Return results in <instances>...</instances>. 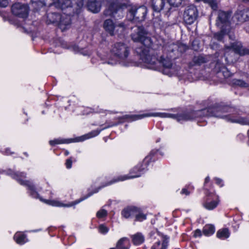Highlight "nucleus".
Wrapping results in <instances>:
<instances>
[{"label": "nucleus", "instance_id": "nucleus-1", "mask_svg": "<svg viewBox=\"0 0 249 249\" xmlns=\"http://www.w3.org/2000/svg\"><path fill=\"white\" fill-rule=\"evenodd\" d=\"M132 39L135 42L142 43L140 47L136 49V53L145 68L155 70L161 71L164 74L171 76L176 73L177 68L172 62V59L176 58L178 47L174 43H168L163 47V55L159 60L154 52L150 49L153 45V41L149 33L142 26H136L133 29L131 34Z\"/></svg>", "mask_w": 249, "mask_h": 249}, {"label": "nucleus", "instance_id": "nucleus-2", "mask_svg": "<svg viewBox=\"0 0 249 249\" xmlns=\"http://www.w3.org/2000/svg\"><path fill=\"white\" fill-rule=\"evenodd\" d=\"M231 109L228 107L214 106L210 107L197 111H193L190 113H182L174 114L164 112H156L144 113L142 114L125 115L119 118L120 123L124 120L134 121L148 117H160L161 118H171L176 119L179 123L189 121L196 117L213 116L225 119L227 122L232 123H238L243 125H249V119L240 116V114H225L226 113L231 112Z\"/></svg>", "mask_w": 249, "mask_h": 249}, {"label": "nucleus", "instance_id": "nucleus-3", "mask_svg": "<svg viewBox=\"0 0 249 249\" xmlns=\"http://www.w3.org/2000/svg\"><path fill=\"white\" fill-rule=\"evenodd\" d=\"M154 154V151H151L150 155L145 157L144 160L142 161V163H140L137 164L136 166H135L133 168H132L130 172L129 175H123L120 176L118 177H116L111 180L110 182H108L105 185L100 187L98 189L95 191L94 193H97L98 192L99 189L102 187L111 185L113 183L119 182L122 181L127 179H132L134 178H138L141 176L142 174H143L146 170L149 161L152 159V155ZM93 193H89L86 196L82 197L78 200H76L73 202H70L68 204H65L63 203L62 202L59 201L58 200H51V199H45L42 198L39 196V199L42 202L53 206V207H71L74 205H75L82 201L84 200L86 198L90 196Z\"/></svg>", "mask_w": 249, "mask_h": 249}, {"label": "nucleus", "instance_id": "nucleus-4", "mask_svg": "<svg viewBox=\"0 0 249 249\" xmlns=\"http://www.w3.org/2000/svg\"><path fill=\"white\" fill-rule=\"evenodd\" d=\"M130 48L126 44L117 42L114 44L110 49V53L114 58L109 57L102 58L105 60V63L111 65H114L119 63L123 66H129L131 63L128 60L127 58L130 54Z\"/></svg>", "mask_w": 249, "mask_h": 249}, {"label": "nucleus", "instance_id": "nucleus-5", "mask_svg": "<svg viewBox=\"0 0 249 249\" xmlns=\"http://www.w3.org/2000/svg\"><path fill=\"white\" fill-rule=\"evenodd\" d=\"M213 14L217 15L215 25L221 29L220 32L214 35V38L218 41H221L224 35L227 33L229 29L230 18L231 13L229 12L218 11L217 12H213Z\"/></svg>", "mask_w": 249, "mask_h": 249}, {"label": "nucleus", "instance_id": "nucleus-6", "mask_svg": "<svg viewBox=\"0 0 249 249\" xmlns=\"http://www.w3.org/2000/svg\"><path fill=\"white\" fill-rule=\"evenodd\" d=\"M117 124H112L107 126H105L102 129L99 130H95L90 132L89 133L85 134L80 137H77L74 139H56L53 140H51L49 141V143L52 146H54L56 144H59L61 143H69L72 142H83L86 140L93 138L97 135H98L102 130L105 129L106 128L113 126L114 125H116Z\"/></svg>", "mask_w": 249, "mask_h": 249}, {"label": "nucleus", "instance_id": "nucleus-7", "mask_svg": "<svg viewBox=\"0 0 249 249\" xmlns=\"http://www.w3.org/2000/svg\"><path fill=\"white\" fill-rule=\"evenodd\" d=\"M56 7L64 10L73 7V12L78 14L83 6V0H53Z\"/></svg>", "mask_w": 249, "mask_h": 249}, {"label": "nucleus", "instance_id": "nucleus-8", "mask_svg": "<svg viewBox=\"0 0 249 249\" xmlns=\"http://www.w3.org/2000/svg\"><path fill=\"white\" fill-rule=\"evenodd\" d=\"M147 11V8L144 6L138 7H132L128 10L127 18L128 20L134 22L142 21L145 19Z\"/></svg>", "mask_w": 249, "mask_h": 249}, {"label": "nucleus", "instance_id": "nucleus-9", "mask_svg": "<svg viewBox=\"0 0 249 249\" xmlns=\"http://www.w3.org/2000/svg\"><path fill=\"white\" fill-rule=\"evenodd\" d=\"M150 237L153 238H158L156 242L151 247V249H166L168 246L169 237L162 235L157 230L150 233Z\"/></svg>", "mask_w": 249, "mask_h": 249}, {"label": "nucleus", "instance_id": "nucleus-10", "mask_svg": "<svg viewBox=\"0 0 249 249\" xmlns=\"http://www.w3.org/2000/svg\"><path fill=\"white\" fill-rule=\"evenodd\" d=\"M104 27L106 31L111 36L116 33L121 34L125 29L124 23L115 24L111 19H107L105 21Z\"/></svg>", "mask_w": 249, "mask_h": 249}, {"label": "nucleus", "instance_id": "nucleus-11", "mask_svg": "<svg viewBox=\"0 0 249 249\" xmlns=\"http://www.w3.org/2000/svg\"><path fill=\"white\" fill-rule=\"evenodd\" d=\"M198 16V11L196 7L194 5L187 6L184 10L183 19L188 24H191L194 22Z\"/></svg>", "mask_w": 249, "mask_h": 249}, {"label": "nucleus", "instance_id": "nucleus-12", "mask_svg": "<svg viewBox=\"0 0 249 249\" xmlns=\"http://www.w3.org/2000/svg\"><path fill=\"white\" fill-rule=\"evenodd\" d=\"M11 10L12 13L16 16L25 18L28 16L29 7L27 4L17 2L12 5Z\"/></svg>", "mask_w": 249, "mask_h": 249}, {"label": "nucleus", "instance_id": "nucleus-13", "mask_svg": "<svg viewBox=\"0 0 249 249\" xmlns=\"http://www.w3.org/2000/svg\"><path fill=\"white\" fill-rule=\"evenodd\" d=\"M219 196L215 194H209L203 203V206L208 210L215 209L219 203Z\"/></svg>", "mask_w": 249, "mask_h": 249}, {"label": "nucleus", "instance_id": "nucleus-14", "mask_svg": "<svg viewBox=\"0 0 249 249\" xmlns=\"http://www.w3.org/2000/svg\"><path fill=\"white\" fill-rule=\"evenodd\" d=\"M123 10L117 3L110 4L108 8L104 11V14L106 16H110L118 18L123 16Z\"/></svg>", "mask_w": 249, "mask_h": 249}, {"label": "nucleus", "instance_id": "nucleus-15", "mask_svg": "<svg viewBox=\"0 0 249 249\" xmlns=\"http://www.w3.org/2000/svg\"><path fill=\"white\" fill-rule=\"evenodd\" d=\"M226 50H229V51L234 52L235 53L240 55H244L249 54V49L243 48L242 44L240 42H235L231 43L230 46H226ZM227 53V51H226Z\"/></svg>", "mask_w": 249, "mask_h": 249}, {"label": "nucleus", "instance_id": "nucleus-16", "mask_svg": "<svg viewBox=\"0 0 249 249\" xmlns=\"http://www.w3.org/2000/svg\"><path fill=\"white\" fill-rule=\"evenodd\" d=\"M71 24V18L69 14H63L61 15L58 22L59 28L62 31L67 29Z\"/></svg>", "mask_w": 249, "mask_h": 249}, {"label": "nucleus", "instance_id": "nucleus-17", "mask_svg": "<svg viewBox=\"0 0 249 249\" xmlns=\"http://www.w3.org/2000/svg\"><path fill=\"white\" fill-rule=\"evenodd\" d=\"M87 7L89 11L94 13H97L100 11L101 4L97 0H89L88 2Z\"/></svg>", "mask_w": 249, "mask_h": 249}, {"label": "nucleus", "instance_id": "nucleus-18", "mask_svg": "<svg viewBox=\"0 0 249 249\" xmlns=\"http://www.w3.org/2000/svg\"><path fill=\"white\" fill-rule=\"evenodd\" d=\"M245 13V9H238L233 17V20L239 22H242L247 20V15Z\"/></svg>", "mask_w": 249, "mask_h": 249}, {"label": "nucleus", "instance_id": "nucleus-19", "mask_svg": "<svg viewBox=\"0 0 249 249\" xmlns=\"http://www.w3.org/2000/svg\"><path fill=\"white\" fill-rule=\"evenodd\" d=\"M135 207H129L124 208L122 211V215L125 218H134L136 210Z\"/></svg>", "mask_w": 249, "mask_h": 249}, {"label": "nucleus", "instance_id": "nucleus-20", "mask_svg": "<svg viewBox=\"0 0 249 249\" xmlns=\"http://www.w3.org/2000/svg\"><path fill=\"white\" fill-rule=\"evenodd\" d=\"M14 239L19 245H23L28 241L26 235L21 232H17L14 236Z\"/></svg>", "mask_w": 249, "mask_h": 249}, {"label": "nucleus", "instance_id": "nucleus-21", "mask_svg": "<svg viewBox=\"0 0 249 249\" xmlns=\"http://www.w3.org/2000/svg\"><path fill=\"white\" fill-rule=\"evenodd\" d=\"M164 4V0H152L151 2L153 10L157 12H159L163 9Z\"/></svg>", "mask_w": 249, "mask_h": 249}, {"label": "nucleus", "instance_id": "nucleus-22", "mask_svg": "<svg viewBox=\"0 0 249 249\" xmlns=\"http://www.w3.org/2000/svg\"><path fill=\"white\" fill-rule=\"evenodd\" d=\"M116 247L117 249H129V239L126 237H123L121 238L117 242Z\"/></svg>", "mask_w": 249, "mask_h": 249}, {"label": "nucleus", "instance_id": "nucleus-23", "mask_svg": "<svg viewBox=\"0 0 249 249\" xmlns=\"http://www.w3.org/2000/svg\"><path fill=\"white\" fill-rule=\"evenodd\" d=\"M134 218L135 221L142 222L146 219V214L144 213L140 209L137 208Z\"/></svg>", "mask_w": 249, "mask_h": 249}, {"label": "nucleus", "instance_id": "nucleus-24", "mask_svg": "<svg viewBox=\"0 0 249 249\" xmlns=\"http://www.w3.org/2000/svg\"><path fill=\"white\" fill-rule=\"evenodd\" d=\"M47 22L48 23H54L58 22L60 19L61 15L57 14L55 13H49L47 14Z\"/></svg>", "mask_w": 249, "mask_h": 249}, {"label": "nucleus", "instance_id": "nucleus-25", "mask_svg": "<svg viewBox=\"0 0 249 249\" xmlns=\"http://www.w3.org/2000/svg\"><path fill=\"white\" fill-rule=\"evenodd\" d=\"M132 241L134 245H139L144 241V237L141 233H137L132 236Z\"/></svg>", "mask_w": 249, "mask_h": 249}, {"label": "nucleus", "instance_id": "nucleus-26", "mask_svg": "<svg viewBox=\"0 0 249 249\" xmlns=\"http://www.w3.org/2000/svg\"><path fill=\"white\" fill-rule=\"evenodd\" d=\"M216 236L219 239H225L230 236V232L226 228L220 229L217 231Z\"/></svg>", "mask_w": 249, "mask_h": 249}, {"label": "nucleus", "instance_id": "nucleus-27", "mask_svg": "<svg viewBox=\"0 0 249 249\" xmlns=\"http://www.w3.org/2000/svg\"><path fill=\"white\" fill-rule=\"evenodd\" d=\"M214 231V227L212 225H206L204 226L203 229V234L207 236L213 234Z\"/></svg>", "mask_w": 249, "mask_h": 249}, {"label": "nucleus", "instance_id": "nucleus-28", "mask_svg": "<svg viewBox=\"0 0 249 249\" xmlns=\"http://www.w3.org/2000/svg\"><path fill=\"white\" fill-rule=\"evenodd\" d=\"M231 84L233 86L241 88H247L249 86L247 83L240 79H234L232 80Z\"/></svg>", "mask_w": 249, "mask_h": 249}, {"label": "nucleus", "instance_id": "nucleus-29", "mask_svg": "<svg viewBox=\"0 0 249 249\" xmlns=\"http://www.w3.org/2000/svg\"><path fill=\"white\" fill-rule=\"evenodd\" d=\"M196 1H203L205 3H208L213 10H216L217 8V2L216 0H196Z\"/></svg>", "mask_w": 249, "mask_h": 249}, {"label": "nucleus", "instance_id": "nucleus-30", "mask_svg": "<svg viewBox=\"0 0 249 249\" xmlns=\"http://www.w3.org/2000/svg\"><path fill=\"white\" fill-rule=\"evenodd\" d=\"M183 0H168V1L170 5L175 7H178L181 4Z\"/></svg>", "mask_w": 249, "mask_h": 249}, {"label": "nucleus", "instance_id": "nucleus-31", "mask_svg": "<svg viewBox=\"0 0 249 249\" xmlns=\"http://www.w3.org/2000/svg\"><path fill=\"white\" fill-rule=\"evenodd\" d=\"M107 215V211L104 209H101L96 213V216L98 218H101L106 216Z\"/></svg>", "mask_w": 249, "mask_h": 249}, {"label": "nucleus", "instance_id": "nucleus-32", "mask_svg": "<svg viewBox=\"0 0 249 249\" xmlns=\"http://www.w3.org/2000/svg\"><path fill=\"white\" fill-rule=\"evenodd\" d=\"M31 1L35 6L37 5L42 7L45 5V0H31Z\"/></svg>", "mask_w": 249, "mask_h": 249}, {"label": "nucleus", "instance_id": "nucleus-33", "mask_svg": "<svg viewBox=\"0 0 249 249\" xmlns=\"http://www.w3.org/2000/svg\"><path fill=\"white\" fill-rule=\"evenodd\" d=\"M194 61L196 63L198 64L205 63L206 62L205 59L202 56H198V57L195 58Z\"/></svg>", "mask_w": 249, "mask_h": 249}, {"label": "nucleus", "instance_id": "nucleus-34", "mask_svg": "<svg viewBox=\"0 0 249 249\" xmlns=\"http://www.w3.org/2000/svg\"><path fill=\"white\" fill-rule=\"evenodd\" d=\"M221 73H222L223 76L225 78H228L230 77L231 75V72L226 68H224L222 72L220 71L219 72V74H220Z\"/></svg>", "mask_w": 249, "mask_h": 249}, {"label": "nucleus", "instance_id": "nucleus-35", "mask_svg": "<svg viewBox=\"0 0 249 249\" xmlns=\"http://www.w3.org/2000/svg\"><path fill=\"white\" fill-rule=\"evenodd\" d=\"M99 231L103 234H105L108 232V229L106 226L101 225L99 226Z\"/></svg>", "mask_w": 249, "mask_h": 249}, {"label": "nucleus", "instance_id": "nucleus-36", "mask_svg": "<svg viewBox=\"0 0 249 249\" xmlns=\"http://www.w3.org/2000/svg\"><path fill=\"white\" fill-rule=\"evenodd\" d=\"M65 164H66L67 168H68V169H70L71 167V165H72V158H71V157L69 159L67 160Z\"/></svg>", "mask_w": 249, "mask_h": 249}, {"label": "nucleus", "instance_id": "nucleus-37", "mask_svg": "<svg viewBox=\"0 0 249 249\" xmlns=\"http://www.w3.org/2000/svg\"><path fill=\"white\" fill-rule=\"evenodd\" d=\"M8 0H0V6L5 7L8 5Z\"/></svg>", "mask_w": 249, "mask_h": 249}, {"label": "nucleus", "instance_id": "nucleus-38", "mask_svg": "<svg viewBox=\"0 0 249 249\" xmlns=\"http://www.w3.org/2000/svg\"><path fill=\"white\" fill-rule=\"evenodd\" d=\"M80 53L82 54H83V55H89L90 53H91V52L87 50H83V49H82L80 51Z\"/></svg>", "mask_w": 249, "mask_h": 249}, {"label": "nucleus", "instance_id": "nucleus-39", "mask_svg": "<svg viewBox=\"0 0 249 249\" xmlns=\"http://www.w3.org/2000/svg\"><path fill=\"white\" fill-rule=\"evenodd\" d=\"M201 235V231L197 229L194 231V236L195 237H200Z\"/></svg>", "mask_w": 249, "mask_h": 249}, {"label": "nucleus", "instance_id": "nucleus-40", "mask_svg": "<svg viewBox=\"0 0 249 249\" xmlns=\"http://www.w3.org/2000/svg\"><path fill=\"white\" fill-rule=\"evenodd\" d=\"M215 180L216 181V183L219 185L220 187H222L223 185L222 180L219 178H215Z\"/></svg>", "mask_w": 249, "mask_h": 249}, {"label": "nucleus", "instance_id": "nucleus-41", "mask_svg": "<svg viewBox=\"0 0 249 249\" xmlns=\"http://www.w3.org/2000/svg\"><path fill=\"white\" fill-rule=\"evenodd\" d=\"M180 194L182 195H185L186 196H187L189 195L190 193L187 191V190L186 188H183L181 191Z\"/></svg>", "mask_w": 249, "mask_h": 249}, {"label": "nucleus", "instance_id": "nucleus-42", "mask_svg": "<svg viewBox=\"0 0 249 249\" xmlns=\"http://www.w3.org/2000/svg\"><path fill=\"white\" fill-rule=\"evenodd\" d=\"M245 12L246 13L245 14L247 15V19L249 20V9H245Z\"/></svg>", "mask_w": 249, "mask_h": 249}, {"label": "nucleus", "instance_id": "nucleus-43", "mask_svg": "<svg viewBox=\"0 0 249 249\" xmlns=\"http://www.w3.org/2000/svg\"><path fill=\"white\" fill-rule=\"evenodd\" d=\"M5 153L7 155L11 154L12 153L11 152L10 149L9 148H6L5 150Z\"/></svg>", "mask_w": 249, "mask_h": 249}, {"label": "nucleus", "instance_id": "nucleus-44", "mask_svg": "<svg viewBox=\"0 0 249 249\" xmlns=\"http://www.w3.org/2000/svg\"><path fill=\"white\" fill-rule=\"evenodd\" d=\"M210 180V178L209 177H207L205 180V184L208 182Z\"/></svg>", "mask_w": 249, "mask_h": 249}, {"label": "nucleus", "instance_id": "nucleus-45", "mask_svg": "<svg viewBox=\"0 0 249 249\" xmlns=\"http://www.w3.org/2000/svg\"><path fill=\"white\" fill-rule=\"evenodd\" d=\"M69 154V151H67V150H66V151H65V156H67V155H68Z\"/></svg>", "mask_w": 249, "mask_h": 249}, {"label": "nucleus", "instance_id": "nucleus-46", "mask_svg": "<svg viewBox=\"0 0 249 249\" xmlns=\"http://www.w3.org/2000/svg\"><path fill=\"white\" fill-rule=\"evenodd\" d=\"M182 47L183 48V49L185 50L187 49V47L186 46H183Z\"/></svg>", "mask_w": 249, "mask_h": 249}, {"label": "nucleus", "instance_id": "nucleus-47", "mask_svg": "<svg viewBox=\"0 0 249 249\" xmlns=\"http://www.w3.org/2000/svg\"><path fill=\"white\" fill-rule=\"evenodd\" d=\"M242 0L245 2H249V0Z\"/></svg>", "mask_w": 249, "mask_h": 249}, {"label": "nucleus", "instance_id": "nucleus-48", "mask_svg": "<svg viewBox=\"0 0 249 249\" xmlns=\"http://www.w3.org/2000/svg\"><path fill=\"white\" fill-rule=\"evenodd\" d=\"M39 230H35V231H38Z\"/></svg>", "mask_w": 249, "mask_h": 249}, {"label": "nucleus", "instance_id": "nucleus-49", "mask_svg": "<svg viewBox=\"0 0 249 249\" xmlns=\"http://www.w3.org/2000/svg\"><path fill=\"white\" fill-rule=\"evenodd\" d=\"M110 249H115V248H110Z\"/></svg>", "mask_w": 249, "mask_h": 249}]
</instances>
